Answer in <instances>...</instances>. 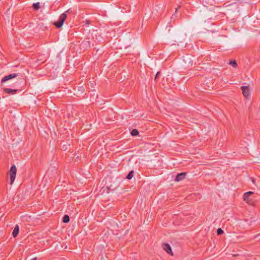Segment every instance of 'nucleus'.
I'll return each instance as SVG.
<instances>
[{"label":"nucleus","mask_w":260,"mask_h":260,"mask_svg":"<svg viewBox=\"0 0 260 260\" xmlns=\"http://www.w3.org/2000/svg\"><path fill=\"white\" fill-rule=\"evenodd\" d=\"M40 7V3H34L32 5V8L35 10H38L39 9Z\"/></svg>","instance_id":"obj_14"},{"label":"nucleus","mask_w":260,"mask_h":260,"mask_svg":"<svg viewBox=\"0 0 260 260\" xmlns=\"http://www.w3.org/2000/svg\"><path fill=\"white\" fill-rule=\"evenodd\" d=\"M134 171H130L129 172V173L127 174L126 178L128 180L131 179L134 176Z\"/></svg>","instance_id":"obj_13"},{"label":"nucleus","mask_w":260,"mask_h":260,"mask_svg":"<svg viewBox=\"0 0 260 260\" xmlns=\"http://www.w3.org/2000/svg\"><path fill=\"white\" fill-rule=\"evenodd\" d=\"M18 89H12L9 88H5L4 91L8 94H15L18 92Z\"/></svg>","instance_id":"obj_8"},{"label":"nucleus","mask_w":260,"mask_h":260,"mask_svg":"<svg viewBox=\"0 0 260 260\" xmlns=\"http://www.w3.org/2000/svg\"><path fill=\"white\" fill-rule=\"evenodd\" d=\"M159 74H160V72H158L156 73V75H155V79H154V80H155V81L157 80V78H158V76L159 75Z\"/></svg>","instance_id":"obj_17"},{"label":"nucleus","mask_w":260,"mask_h":260,"mask_svg":"<svg viewBox=\"0 0 260 260\" xmlns=\"http://www.w3.org/2000/svg\"><path fill=\"white\" fill-rule=\"evenodd\" d=\"M185 176H186V173H179L176 175V176L175 178V181H177V182L181 181V180H183L184 178H185Z\"/></svg>","instance_id":"obj_9"},{"label":"nucleus","mask_w":260,"mask_h":260,"mask_svg":"<svg viewBox=\"0 0 260 260\" xmlns=\"http://www.w3.org/2000/svg\"><path fill=\"white\" fill-rule=\"evenodd\" d=\"M62 149H63L64 150L67 149V147L66 145H63Z\"/></svg>","instance_id":"obj_18"},{"label":"nucleus","mask_w":260,"mask_h":260,"mask_svg":"<svg viewBox=\"0 0 260 260\" xmlns=\"http://www.w3.org/2000/svg\"><path fill=\"white\" fill-rule=\"evenodd\" d=\"M178 8H176V10H175V13H176V12H177V11H178Z\"/></svg>","instance_id":"obj_20"},{"label":"nucleus","mask_w":260,"mask_h":260,"mask_svg":"<svg viewBox=\"0 0 260 260\" xmlns=\"http://www.w3.org/2000/svg\"><path fill=\"white\" fill-rule=\"evenodd\" d=\"M18 76V74L17 73H13L11 74H9L7 76H5L4 78H2L1 80V82L4 83L8 80H10L11 79H12L13 78H15L17 77Z\"/></svg>","instance_id":"obj_5"},{"label":"nucleus","mask_w":260,"mask_h":260,"mask_svg":"<svg viewBox=\"0 0 260 260\" xmlns=\"http://www.w3.org/2000/svg\"><path fill=\"white\" fill-rule=\"evenodd\" d=\"M162 247L163 249L169 254L171 255H173V252L172 251V248L170 245L167 243H164L162 245Z\"/></svg>","instance_id":"obj_7"},{"label":"nucleus","mask_w":260,"mask_h":260,"mask_svg":"<svg viewBox=\"0 0 260 260\" xmlns=\"http://www.w3.org/2000/svg\"><path fill=\"white\" fill-rule=\"evenodd\" d=\"M253 193L252 191H248L245 192L243 195L244 201L249 205L253 206L254 204V199L250 197V196Z\"/></svg>","instance_id":"obj_3"},{"label":"nucleus","mask_w":260,"mask_h":260,"mask_svg":"<svg viewBox=\"0 0 260 260\" xmlns=\"http://www.w3.org/2000/svg\"><path fill=\"white\" fill-rule=\"evenodd\" d=\"M223 233V231L221 229L219 228L217 229V233L218 235H220V234H222Z\"/></svg>","instance_id":"obj_16"},{"label":"nucleus","mask_w":260,"mask_h":260,"mask_svg":"<svg viewBox=\"0 0 260 260\" xmlns=\"http://www.w3.org/2000/svg\"><path fill=\"white\" fill-rule=\"evenodd\" d=\"M70 221V217L68 215H65L63 217L62 221L64 223H68Z\"/></svg>","instance_id":"obj_11"},{"label":"nucleus","mask_w":260,"mask_h":260,"mask_svg":"<svg viewBox=\"0 0 260 260\" xmlns=\"http://www.w3.org/2000/svg\"><path fill=\"white\" fill-rule=\"evenodd\" d=\"M131 134L133 136H136L139 135V132L138 129H134L131 131Z\"/></svg>","instance_id":"obj_12"},{"label":"nucleus","mask_w":260,"mask_h":260,"mask_svg":"<svg viewBox=\"0 0 260 260\" xmlns=\"http://www.w3.org/2000/svg\"><path fill=\"white\" fill-rule=\"evenodd\" d=\"M229 63L234 68H236L237 67V63L236 60H231Z\"/></svg>","instance_id":"obj_15"},{"label":"nucleus","mask_w":260,"mask_h":260,"mask_svg":"<svg viewBox=\"0 0 260 260\" xmlns=\"http://www.w3.org/2000/svg\"><path fill=\"white\" fill-rule=\"evenodd\" d=\"M19 227L18 224H16L15 226L13 231L12 232V235L14 237H16L19 234Z\"/></svg>","instance_id":"obj_10"},{"label":"nucleus","mask_w":260,"mask_h":260,"mask_svg":"<svg viewBox=\"0 0 260 260\" xmlns=\"http://www.w3.org/2000/svg\"><path fill=\"white\" fill-rule=\"evenodd\" d=\"M241 89L242 91L243 94L246 99H248L250 96V91L248 86H241Z\"/></svg>","instance_id":"obj_6"},{"label":"nucleus","mask_w":260,"mask_h":260,"mask_svg":"<svg viewBox=\"0 0 260 260\" xmlns=\"http://www.w3.org/2000/svg\"><path fill=\"white\" fill-rule=\"evenodd\" d=\"M70 10H68L66 11L64 13L61 14L60 16H59V19L57 21L54 22L53 23V24L57 27V28H60L61 27L65 20L66 19L67 17V15L66 14L67 13H68L69 12Z\"/></svg>","instance_id":"obj_2"},{"label":"nucleus","mask_w":260,"mask_h":260,"mask_svg":"<svg viewBox=\"0 0 260 260\" xmlns=\"http://www.w3.org/2000/svg\"><path fill=\"white\" fill-rule=\"evenodd\" d=\"M31 260H37V257H33L31 259Z\"/></svg>","instance_id":"obj_19"},{"label":"nucleus","mask_w":260,"mask_h":260,"mask_svg":"<svg viewBox=\"0 0 260 260\" xmlns=\"http://www.w3.org/2000/svg\"><path fill=\"white\" fill-rule=\"evenodd\" d=\"M91 37H92L91 41L89 40L84 41L81 43V46L83 48L86 49L90 47L91 45L93 47L103 40L100 34L97 30L93 31L91 34Z\"/></svg>","instance_id":"obj_1"},{"label":"nucleus","mask_w":260,"mask_h":260,"mask_svg":"<svg viewBox=\"0 0 260 260\" xmlns=\"http://www.w3.org/2000/svg\"><path fill=\"white\" fill-rule=\"evenodd\" d=\"M17 172V168L15 165H13L10 170V178L11 180V184H12L15 179Z\"/></svg>","instance_id":"obj_4"}]
</instances>
